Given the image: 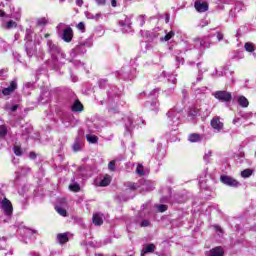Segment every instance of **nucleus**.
<instances>
[{
  "mask_svg": "<svg viewBox=\"0 0 256 256\" xmlns=\"http://www.w3.org/2000/svg\"><path fill=\"white\" fill-rule=\"evenodd\" d=\"M76 5H78V7H81L83 5V0H76Z\"/></svg>",
  "mask_w": 256,
  "mask_h": 256,
  "instance_id": "nucleus-48",
  "label": "nucleus"
},
{
  "mask_svg": "<svg viewBox=\"0 0 256 256\" xmlns=\"http://www.w3.org/2000/svg\"><path fill=\"white\" fill-rule=\"evenodd\" d=\"M158 211H160V213H165V211H167V205L165 204H161L157 206Z\"/></svg>",
  "mask_w": 256,
  "mask_h": 256,
  "instance_id": "nucleus-36",
  "label": "nucleus"
},
{
  "mask_svg": "<svg viewBox=\"0 0 256 256\" xmlns=\"http://www.w3.org/2000/svg\"><path fill=\"white\" fill-rule=\"evenodd\" d=\"M7 135V126L1 125L0 126V139H5Z\"/></svg>",
  "mask_w": 256,
  "mask_h": 256,
  "instance_id": "nucleus-27",
  "label": "nucleus"
},
{
  "mask_svg": "<svg viewBox=\"0 0 256 256\" xmlns=\"http://www.w3.org/2000/svg\"><path fill=\"white\" fill-rule=\"evenodd\" d=\"M237 101L240 107H249V100L245 96H239Z\"/></svg>",
  "mask_w": 256,
  "mask_h": 256,
  "instance_id": "nucleus-17",
  "label": "nucleus"
},
{
  "mask_svg": "<svg viewBox=\"0 0 256 256\" xmlns=\"http://www.w3.org/2000/svg\"><path fill=\"white\" fill-rule=\"evenodd\" d=\"M171 121H173V123H175V121H179V117H172Z\"/></svg>",
  "mask_w": 256,
  "mask_h": 256,
  "instance_id": "nucleus-54",
  "label": "nucleus"
},
{
  "mask_svg": "<svg viewBox=\"0 0 256 256\" xmlns=\"http://www.w3.org/2000/svg\"><path fill=\"white\" fill-rule=\"evenodd\" d=\"M29 133H31V128H25V130L22 132V135H29Z\"/></svg>",
  "mask_w": 256,
  "mask_h": 256,
  "instance_id": "nucleus-44",
  "label": "nucleus"
},
{
  "mask_svg": "<svg viewBox=\"0 0 256 256\" xmlns=\"http://www.w3.org/2000/svg\"><path fill=\"white\" fill-rule=\"evenodd\" d=\"M111 183V176L105 175L100 181V187H107Z\"/></svg>",
  "mask_w": 256,
  "mask_h": 256,
  "instance_id": "nucleus-19",
  "label": "nucleus"
},
{
  "mask_svg": "<svg viewBox=\"0 0 256 256\" xmlns=\"http://www.w3.org/2000/svg\"><path fill=\"white\" fill-rule=\"evenodd\" d=\"M55 211H57L62 217H67V210L61 206H55Z\"/></svg>",
  "mask_w": 256,
  "mask_h": 256,
  "instance_id": "nucleus-26",
  "label": "nucleus"
},
{
  "mask_svg": "<svg viewBox=\"0 0 256 256\" xmlns=\"http://www.w3.org/2000/svg\"><path fill=\"white\" fill-rule=\"evenodd\" d=\"M131 189H134V190H135V189H139V186H138L137 184H132V185H131Z\"/></svg>",
  "mask_w": 256,
  "mask_h": 256,
  "instance_id": "nucleus-53",
  "label": "nucleus"
},
{
  "mask_svg": "<svg viewBox=\"0 0 256 256\" xmlns=\"http://www.w3.org/2000/svg\"><path fill=\"white\" fill-rule=\"evenodd\" d=\"M101 17V14L97 13L96 15L92 16L91 19H95L96 21H99Z\"/></svg>",
  "mask_w": 256,
  "mask_h": 256,
  "instance_id": "nucleus-47",
  "label": "nucleus"
},
{
  "mask_svg": "<svg viewBox=\"0 0 256 256\" xmlns=\"http://www.w3.org/2000/svg\"><path fill=\"white\" fill-rule=\"evenodd\" d=\"M173 37H175V32L170 31L164 36L163 41H170Z\"/></svg>",
  "mask_w": 256,
  "mask_h": 256,
  "instance_id": "nucleus-31",
  "label": "nucleus"
},
{
  "mask_svg": "<svg viewBox=\"0 0 256 256\" xmlns=\"http://www.w3.org/2000/svg\"><path fill=\"white\" fill-rule=\"evenodd\" d=\"M213 95L215 99H218V101H222V103H229V101L233 99L231 93L227 91H216Z\"/></svg>",
  "mask_w": 256,
  "mask_h": 256,
  "instance_id": "nucleus-5",
  "label": "nucleus"
},
{
  "mask_svg": "<svg viewBox=\"0 0 256 256\" xmlns=\"http://www.w3.org/2000/svg\"><path fill=\"white\" fill-rule=\"evenodd\" d=\"M220 179L224 185H228L229 187H239V181L231 178L230 176L223 175Z\"/></svg>",
  "mask_w": 256,
  "mask_h": 256,
  "instance_id": "nucleus-6",
  "label": "nucleus"
},
{
  "mask_svg": "<svg viewBox=\"0 0 256 256\" xmlns=\"http://www.w3.org/2000/svg\"><path fill=\"white\" fill-rule=\"evenodd\" d=\"M233 123H234V124L237 123V118H235V119L233 120Z\"/></svg>",
  "mask_w": 256,
  "mask_h": 256,
  "instance_id": "nucleus-58",
  "label": "nucleus"
},
{
  "mask_svg": "<svg viewBox=\"0 0 256 256\" xmlns=\"http://www.w3.org/2000/svg\"><path fill=\"white\" fill-rule=\"evenodd\" d=\"M19 109V105H13L11 108H10V111H12V113H15V111Z\"/></svg>",
  "mask_w": 256,
  "mask_h": 256,
  "instance_id": "nucleus-46",
  "label": "nucleus"
},
{
  "mask_svg": "<svg viewBox=\"0 0 256 256\" xmlns=\"http://www.w3.org/2000/svg\"><path fill=\"white\" fill-rule=\"evenodd\" d=\"M70 191H74V193H78V191H81V186L79 184H72L69 186Z\"/></svg>",
  "mask_w": 256,
  "mask_h": 256,
  "instance_id": "nucleus-30",
  "label": "nucleus"
},
{
  "mask_svg": "<svg viewBox=\"0 0 256 256\" xmlns=\"http://www.w3.org/2000/svg\"><path fill=\"white\" fill-rule=\"evenodd\" d=\"M244 49H246V51H248V53H253V51H255V44L247 42L244 45Z\"/></svg>",
  "mask_w": 256,
  "mask_h": 256,
  "instance_id": "nucleus-24",
  "label": "nucleus"
},
{
  "mask_svg": "<svg viewBox=\"0 0 256 256\" xmlns=\"http://www.w3.org/2000/svg\"><path fill=\"white\" fill-rule=\"evenodd\" d=\"M63 1H65V0H60V3H63Z\"/></svg>",
  "mask_w": 256,
  "mask_h": 256,
  "instance_id": "nucleus-61",
  "label": "nucleus"
},
{
  "mask_svg": "<svg viewBox=\"0 0 256 256\" xmlns=\"http://www.w3.org/2000/svg\"><path fill=\"white\" fill-rule=\"evenodd\" d=\"M92 222L97 226H101L103 224V214L94 213L92 217Z\"/></svg>",
  "mask_w": 256,
  "mask_h": 256,
  "instance_id": "nucleus-11",
  "label": "nucleus"
},
{
  "mask_svg": "<svg viewBox=\"0 0 256 256\" xmlns=\"http://www.w3.org/2000/svg\"><path fill=\"white\" fill-rule=\"evenodd\" d=\"M56 29L59 37H61L65 43H71L73 40V29L71 27L65 25V23H60Z\"/></svg>",
  "mask_w": 256,
  "mask_h": 256,
  "instance_id": "nucleus-1",
  "label": "nucleus"
},
{
  "mask_svg": "<svg viewBox=\"0 0 256 256\" xmlns=\"http://www.w3.org/2000/svg\"><path fill=\"white\" fill-rule=\"evenodd\" d=\"M176 82H177V79H174V80H173V83H176Z\"/></svg>",
  "mask_w": 256,
  "mask_h": 256,
  "instance_id": "nucleus-60",
  "label": "nucleus"
},
{
  "mask_svg": "<svg viewBox=\"0 0 256 256\" xmlns=\"http://www.w3.org/2000/svg\"><path fill=\"white\" fill-rule=\"evenodd\" d=\"M209 157H211V151L208 150L204 155V161H209Z\"/></svg>",
  "mask_w": 256,
  "mask_h": 256,
  "instance_id": "nucleus-40",
  "label": "nucleus"
},
{
  "mask_svg": "<svg viewBox=\"0 0 256 256\" xmlns=\"http://www.w3.org/2000/svg\"><path fill=\"white\" fill-rule=\"evenodd\" d=\"M155 251V244H147L141 251V256L147 255V253H153Z\"/></svg>",
  "mask_w": 256,
  "mask_h": 256,
  "instance_id": "nucleus-12",
  "label": "nucleus"
},
{
  "mask_svg": "<svg viewBox=\"0 0 256 256\" xmlns=\"http://www.w3.org/2000/svg\"><path fill=\"white\" fill-rule=\"evenodd\" d=\"M159 90L154 89L150 93V100L145 103V108L149 111H159V102H157V97H159Z\"/></svg>",
  "mask_w": 256,
  "mask_h": 256,
  "instance_id": "nucleus-2",
  "label": "nucleus"
},
{
  "mask_svg": "<svg viewBox=\"0 0 256 256\" xmlns=\"http://www.w3.org/2000/svg\"><path fill=\"white\" fill-rule=\"evenodd\" d=\"M47 23H48V20L45 17L39 18L37 20V25H40L41 27L47 25Z\"/></svg>",
  "mask_w": 256,
  "mask_h": 256,
  "instance_id": "nucleus-33",
  "label": "nucleus"
},
{
  "mask_svg": "<svg viewBox=\"0 0 256 256\" xmlns=\"http://www.w3.org/2000/svg\"><path fill=\"white\" fill-rule=\"evenodd\" d=\"M188 140L190 143H198V141H201V135L199 134H190Z\"/></svg>",
  "mask_w": 256,
  "mask_h": 256,
  "instance_id": "nucleus-20",
  "label": "nucleus"
},
{
  "mask_svg": "<svg viewBox=\"0 0 256 256\" xmlns=\"http://www.w3.org/2000/svg\"><path fill=\"white\" fill-rule=\"evenodd\" d=\"M213 35H207L202 38H194V45L197 47V49H209L211 47V42L209 39H211Z\"/></svg>",
  "mask_w": 256,
  "mask_h": 256,
  "instance_id": "nucleus-3",
  "label": "nucleus"
},
{
  "mask_svg": "<svg viewBox=\"0 0 256 256\" xmlns=\"http://www.w3.org/2000/svg\"><path fill=\"white\" fill-rule=\"evenodd\" d=\"M142 189H145V191H153V189H155V184L145 181V183L142 185Z\"/></svg>",
  "mask_w": 256,
  "mask_h": 256,
  "instance_id": "nucleus-21",
  "label": "nucleus"
},
{
  "mask_svg": "<svg viewBox=\"0 0 256 256\" xmlns=\"http://www.w3.org/2000/svg\"><path fill=\"white\" fill-rule=\"evenodd\" d=\"M203 79V74H199L197 77V82L201 81Z\"/></svg>",
  "mask_w": 256,
  "mask_h": 256,
  "instance_id": "nucleus-52",
  "label": "nucleus"
},
{
  "mask_svg": "<svg viewBox=\"0 0 256 256\" xmlns=\"http://www.w3.org/2000/svg\"><path fill=\"white\" fill-rule=\"evenodd\" d=\"M45 37H46V39H47V37H49V34H45Z\"/></svg>",
  "mask_w": 256,
  "mask_h": 256,
  "instance_id": "nucleus-59",
  "label": "nucleus"
},
{
  "mask_svg": "<svg viewBox=\"0 0 256 256\" xmlns=\"http://www.w3.org/2000/svg\"><path fill=\"white\" fill-rule=\"evenodd\" d=\"M81 147H83V142H81V138L77 137L72 146V149L73 151L77 152V151H81Z\"/></svg>",
  "mask_w": 256,
  "mask_h": 256,
  "instance_id": "nucleus-16",
  "label": "nucleus"
},
{
  "mask_svg": "<svg viewBox=\"0 0 256 256\" xmlns=\"http://www.w3.org/2000/svg\"><path fill=\"white\" fill-rule=\"evenodd\" d=\"M23 231L26 237H29L30 235H33V233H35V230L29 229V228H24Z\"/></svg>",
  "mask_w": 256,
  "mask_h": 256,
  "instance_id": "nucleus-35",
  "label": "nucleus"
},
{
  "mask_svg": "<svg viewBox=\"0 0 256 256\" xmlns=\"http://www.w3.org/2000/svg\"><path fill=\"white\" fill-rule=\"evenodd\" d=\"M196 11L199 13H205L209 9V5L206 2H201L197 0L194 5Z\"/></svg>",
  "mask_w": 256,
  "mask_h": 256,
  "instance_id": "nucleus-10",
  "label": "nucleus"
},
{
  "mask_svg": "<svg viewBox=\"0 0 256 256\" xmlns=\"http://www.w3.org/2000/svg\"><path fill=\"white\" fill-rule=\"evenodd\" d=\"M57 241L60 245H65L69 241V235L67 233H60L57 235Z\"/></svg>",
  "mask_w": 256,
  "mask_h": 256,
  "instance_id": "nucleus-13",
  "label": "nucleus"
},
{
  "mask_svg": "<svg viewBox=\"0 0 256 256\" xmlns=\"http://www.w3.org/2000/svg\"><path fill=\"white\" fill-rule=\"evenodd\" d=\"M224 253L223 248L215 247L214 249L210 250L209 256H223Z\"/></svg>",
  "mask_w": 256,
  "mask_h": 256,
  "instance_id": "nucleus-15",
  "label": "nucleus"
},
{
  "mask_svg": "<svg viewBox=\"0 0 256 256\" xmlns=\"http://www.w3.org/2000/svg\"><path fill=\"white\" fill-rule=\"evenodd\" d=\"M151 225V222L149 220H142L140 223V227H149Z\"/></svg>",
  "mask_w": 256,
  "mask_h": 256,
  "instance_id": "nucleus-39",
  "label": "nucleus"
},
{
  "mask_svg": "<svg viewBox=\"0 0 256 256\" xmlns=\"http://www.w3.org/2000/svg\"><path fill=\"white\" fill-rule=\"evenodd\" d=\"M119 25H121V27H127L128 29H131V18L126 17L125 20L120 21Z\"/></svg>",
  "mask_w": 256,
  "mask_h": 256,
  "instance_id": "nucleus-22",
  "label": "nucleus"
},
{
  "mask_svg": "<svg viewBox=\"0 0 256 256\" xmlns=\"http://www.w3.org/2000/svg\"><path fill=\"white\" fill-rule=\"evenodd\" d=\"M37 157V154L35 152H30V159H35Z\"/></svg>",
  "mask_w": 256,
  "mask_h": 256,
  "instance_id": "nucleus-50",
  "label": "nucleus"
},
{
  "mask_svg": "<svg viewBox=\"0 0 256 256\" xmlns=\"http://www.w3.org/2000/svg\"><path fill=\"white\" fill-rule=\"evenodd\" d=\"M1 209L4 215H6L8 219H11V216L13 215V204H11V201H9V199L4 198L1 201Z\"/></svg>",
  "mask_w": 256,
  "mask_h": 256,
  "instance_id": "nucleus-4",
  "label": "nucleus"
},
{
  "mask_svg": "<svg viewBox=\"0 0 256 256\" xmlns=\"http://www.w3.org/2000/svg\"><path fill=\"white\" fill-rule=\"evenodd\" d=\"M128 123L129 124H125L126 129H127V131H131V129H133V127L131 126V125H133V120L131 118H128Z\"/></svg>",
  "mask_w": 256,
  "mask_h": 256,
  "instance_id": "nucleus-37",
  "label": "nucleus"
},
{
  "mask_svg": "<svg viewBox=\"0 0 256 256\" xmlns=\"http://www.w3.org/2000/svg\"><path fill=\"white\" fill-rule=\"evenodd\" d=\"M197 113H199V110L197 109H194V111H190V115H193V116L197 115Z\"/></svg>",
  "mask_w": 256,
  "mask_h": 256,
  "instance_id": "nucleus-49",
  "label": "nucleus"
},
{
  "mask_svg": "<svg viewBox=\"0 0 256 256\" xmlns=\"http://www.w3.org/2000/svg\"><path fill=\"white\" fill-rule=\"evenodd\" d=\"M167 115L168 117H173V112H168Z\"/></svg>",
  "mask_w": 256,
  "mask_h": 256,
  "instance_id": "nucleus-56",
  "label": "nucleus"
},
{
  "mask_svg": "<svg viewBox=\"0 0 256 256\" xmlns=\"http://www.w3.org/2000/svg\"><path fill=\"white\" fill-rule=\"evenodd\" d=\"M168 21H169V15H167L166 17V23H168Z\"/></svg>",
  "mask_w": 256,
  "mask_h": 256,
  "instance_id": "nucleus-57",
  "label": "nucleus"
},
{
  "mask_svg": "<svg viewBox=\"0 0 256 256\" xmlns=\"http://www.w3.org/2000/svg\"><path fill=\"white\" fill-rule=\"evenodd\" d=\"M77 27L80 29V31L85 30V24L83 22H80Z\"/></svg>",
  "mask_w": 256,
  "mask_h": 256,
  "instance_id": "nucleus-43",
  "label": "nucleus"
},
{
  "mask_svg": "<svg viewBox=\"0 0 256 256\" xmlns=\"http://www.w3.org/2000/svg\"><path fill=\"white\" fill-rule=\"evenodd\" d=\"M111 5L112 7H117V0H112Z\"/></svg>",
  "mask_w": 256,
  "mask_h": 256,
  "instance_id": "nucleus-51",
  "label": "nucleus"
},
{
  "mask_svg": "<svg viewBox=\"0 0 256 256\" xmlns=\"http://www.w3.org/2000/svg\"><path fill=\"white\" fill-rule=\"evenodd\" d=\"M2 27H3V29H7V30L15 29V28H17V22H15L13 20H10L8 22H3Z\"/></svg>",
  "mask_w": 256,
  "mask_h": 256,
  "instance_id": "nucleus-14",
  "label": "nucleus"
},
{
  "mask_svg": "<svg viewBox=\"0 0 256 256\" xmlns=\"http://www.w3.org/2000/svg\"><path fill=\"white\" fill-rule=\"evenodd\" d=\"M14 153L15 155H17L18 157H21L23 155V151L21 150V146H14Z\"/></svg>",
  "mask_w": 256,
  "mask_h": 256,
  "instance_id": "nucleus-32",
  "label": "nucleus"
},
{
  "mask_svg": "<svg viewBox=\"0 0 256 256\" xmlns=\"http://www.w3.org/2000/svg\"><path fill=\"white\" fill-rule=\"evenodd\" d=\"M72 111H74L75 113L83 111V104H81L79 100H76L72 105Z\"/></svg>",
  "mask_w": 256,
  "mask_h": 256,
  "instance_id": "nucleus-18",
  "label": "nucleus"
},
{
  "mask_svg": "<svg viewBox=\"0 0 256 256\" xmlns=\"http://www.w3.org/2000/svg\"><path fill=\"white\" fill-rule=\"evenodd\" d=\"M217 39H218V41H223V33L218 32L217 33Z\"/></svg>",
  "mask_w": 256,
  "mask_h": 256,
  "instance_id": "nucleus-45",
  "label": "nucleus"
},
{
  "mask_svg": "<svg viewBox=\"0 0 256 256\" xmlns=\"http://www.w3.org/2000/svg\"><path fill=\"white\" fill-rule=\"evenodd\" d=\"M211 127L214 128L216 131H222L223 129V122H221V118L219 117H214L212 120H211Z\"/></svg>",
  "mask_w": 256,
  "mask_h": 256,
  "instance_id": "nucleus-9",
  "label": "nucleus"
},
{
  "mask_svg": "<svg viewBox=\"0 0 256 256\" xmlns=\"http://www.w3.org/2000/svg\"><path fill=\"white\" fill-rule=\"evenodd\" d=\"M137 23H139L140 27H143L145 25V15L138 16Z\"/></svg>",
  "mask_w": 256,
  "mask_h": 256,
  "instance_id": "nucleus-34",
  "label": "nucleus"
},
{
  "mask_svg": "<svg viewBox=\"0 0 256 256\" xmlns=\"http://www.w3.org/2000/svg\"><path fill=\"white\" fill-rule=\"evenodd\" d=\"M136 173L137 175H139L140 177H143V175H145V171L143 170V165L138 164L137 168H136Z\"/></svg>",
  "mask_w": 256,
  "mask_h": 256,
  "instance_id": "nucleus-29",
  "label": "nucleus"
},
{
  "mask_svg": "<svg viewBox=\"0 0 256 256\" xmlns=\"http://www.w3.org/2000/svg\"><path fill=\"white\" fill-rule=\"evenodd\" d=\"M109 171H115V160H112L108 164Z\"/></svg>",
  "mask_w": 256,
  "mask_h": 256,
  "instance_id": "nucleus-38",
  "label": "nucleus"
},
{
  "mask_svg": "<svg viewBox=\"0 0 256 256\" xmlns=\"http://www.w3.org/2000/svg\"><path fill=\"white\" fill-rule=\"evenodd\" d=\"M47 45H48V51L50 55H52V57H56L57 55H59L61 51L59 49V46L55 45L51 40H48Z\"/></svg>",
  "mask_w": 256,
  "mask_h": 256,
  "instance_id": "nucleus-7",
  "label": "nucleus"
},
{
  "mask_svg": "<svg viewBox=\"0 0 256 256\" xmlns=\"http://www.w3.org/2000/svg\"><path fill=\"white\" fill-rule=\"evenodd\" d=\"M253 175V170L252 169H245L241 172V177L244 179H247L248 177H251Z\"/></svg>",
  "mask_w": 256,
  "mask_h": 256,
  "instance_id": "nucleus-25",
  "label": "nucleus"
},
{
  "mask_svg": "<svg viewBox=\"0 0 256 256\" xmlns=\"http://www.w3.org/2000/svg\"><path fill=\"white\" fill-rule=\"evenodd\" d=\"M16 89H17V80H12L10 82V86L2 90V94L5 96L11 95L12 93H15Z\"/></svg>",
  "mask_w": 256,
  "mask_h": 256,
  "instance_id": "nucleus-8",
  "label": "nucleus"
},
{
  "mask_svg": "<svg viewBox=\"0 0 256 256\" xmlns=\"http://www.w3.org/2000/svg\"><path fill=\"white\" fill-rule=\"evenodd\" d=\"M95 3H97L98 5H105V3H107V0H94Z\"/></svg>",
  "mask_w": 256,
  "mask_h": 256,
  "instance_id": "nucleus-42",
  "label": "nucleus"
},
{
  "mask_svg": "<svg viewBox=\"0 0 256 256\" xmlns=\"http://www.w3.org/2000/svg\"><path fill=\"white\" fill-rule=\"evenodd\" d=\"M86 140L92 144H95V143H97V141H99V137H97L96 135H93V134H87Z\"/></svg>",
  "mask_w": 256,
  "mask_h": 256,
  "instance_id": "nucleus-23",
  "label": "nucleus"
},
{
  "mask_svg": "<svg viewBox=\"0 0 256 256\" xmlns=\"http://www.w3.org/2000/svg\"><path fill=\"white\" fill-rule=\"evenodd\" d=\"M74 51L75 53H85L87 50L85 49V44H80L75 47Z\"/></svg>",
  "mask_w": 256,
  "mask_h": 256,
  "instance_id": "nucleus-28",
  "label": "nucleus"
},
{
  "mask_svg": "<svg viewBox=\"0 0 256 256\" xmlns=\"http://www.w3.org/2000/svg\"><path fill=\"white\" fill-rule=\"evenodd\" d=\"M0 17H5V12L3 10H0Z\"/></svg>",
  "mask_w": 256,
  "mask_h": 256,
  "instance_id": "nucleus-55",
  "label": "nucleus"
},
{
  "mask_svg": "<svg viewBox=\"0 0 256 256\" xmlns=\"http://www.w3.org/2000/svg\"><path fill=\"white\" fill-rule=\"evenodd\" d=\"M7 238L3 237L2 239H0V249H5V246L1 245V243H6Z\"/></svg>",
  "mask_w": 256,
  "mask_h": 256,
  "instance_id": "nucleus-41",
  "label": "nucleus"
}]
</instances>
